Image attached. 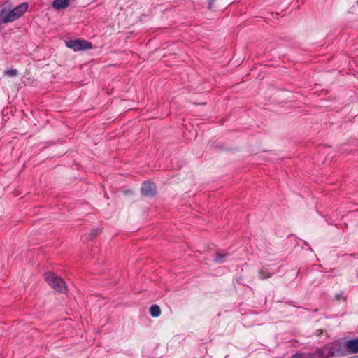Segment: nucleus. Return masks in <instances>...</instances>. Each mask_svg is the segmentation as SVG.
Wrapping results in <instances>:
<instances>
[{
  "label": "nucleus",
  "instance_id": "nucleus-1",
  "mask_svg": "<svg viewBox=\"0 0 358 358\" xmlns=\"http://www.w3.org/2000/svg\"><path fill=\"white\" fill-rule=\"evenodd\" d=\"M341 345L340 343H334L330 347H324L322 349H318L312 353H303L302 358H329L330 357L344 355Z\"/></svg>",
  "mask_w": 358,
  "mask_h": 358
},
{
  "label": "nucleus",
  "instance_id": "nucleus-2",
  "mask_svg": "<svg viewBox=\"0 0 358 358\" xmlns=\"http://www.w3.org/2000/svg\"><path fill=\"white\" fill-rule=\"evenodd\" d=\"M28 8L29 4L24 2L7 13H6V9L3 8L1 11V15L3 16L2 22L3 23H8L19 19L27 10Z\"/></svg>",
  "mask_w": 358,
  "mask_h": 358
},
{
  "label": "nucleus",
  "instance_id": "nucleus-3",
  "mask_svg": "<svg viewBox=\"0 0 358 358\" xmlns=\"http://www.w3.org/2000/svg\"><path fill=\"white\" fill-rule=\"evenodd\" d=\"M45 280L48 285L59 293H64L66 291L65 282L54 273L47 272L45 274Z\"/></svg>",
  "mask_w": 358,
  "mask_h": 358
},
{
  "label": "nucleus",
  "instance_id": "nucleus-4",
  "mask_svg": "<svg viewBox=\"0 0 358 358\" xmlns=\"http://www.w3.org/2000/svg\"><path fill=\"white\" fill-rule=\"evenodd\" d=\"M66 44L68 48L73 49L74 51L90 50L92 48V44L91 42L83 39L69 40L66 42Z\"/></svg>",
  "mask_w": 358,
  "mask_h": 358
},
{
  "label": "nucleus",
  "instance_id": "nucleus-5",
  "mask_svg": "<svg viewBox=\"0 0 358 358\" xmlns=\"http://www.w3.org/2000/svg\"><path fill=\"white\" fill-rule=\"evenodd\" d=\"M141 193L145 196H153L157 193L156 185L152 182H144L141 187Z\"/></svg>",
  "mask_w": 358,
  "mask_h": 358
},
{
  "label": "nucleus",
  "instance_id": "nucleus-6",
  "mask_svg": "<svg viewBox=\"0 0 358 358\" xmlns=\"http://www.w3.org/2000/svg\"><path fill=\"white\" fill-rule=\"evenodd\" d=\"M344 347L345 348L348 353H358V338L345 341L344 343Z\"/></svg>",
  "mask_w": 358,
  "mask_h": 358
},
{
  "label": "nucleus",
  "instance_id": "nucleus-7",
  "mask_svg": "<svg viewBox=\"0 0 358 358\" xmlns=\"http://www.w3.org/2000/svg\"><path fill=\"white\" fill-rule=\"evenodd\" d=\"M69 3V0H54L52 2V6L54 8L59 10L68 7Z\"/></svg>",
  "mask_w": 358,
  "mask_h": 358
},
{
  "label": "nucleus",
  "instance_id": "nucleus-8",
  "mask_svg": "<svg viewBox=\"0 0 358 358\" xmlns=\"http://www.w3.org/2000/svg\"><path fill=\"white\" fill-rule=\"evenodd\" d=\"M150 313L152 317H157L161 314V309L158 305H152L150 308Z\"/></svg>",
  "mask_w": 358,
  "mask_h": 358
},
{
  "label": "nucleus",
  "instance_id": "nucleus-9",
  "mask_svg": "<svg viewBox=\"0 0 358 358\" xmlns=\"http://www.w3.org/2000/svg\"><path fill=\"white\" fill-rule=\"evenodd\" d=\"M272 275H273L272 273L268 272V271H266L264 268H262L259 271V278L262 280L270 278H271Z\"/></svg>",
  "mask_w": 358,
  "mask_h": 358
},
{
  "label": "nucleus",
  "instance_id": "nucleus-10",
  "mask_svg": "<svg viewBox=\"0 0 358 358\" xmlns=\"http://www.w3.org/2000/svg\"><path fill=\"white\" fill-rule=\"evenodd\" d=\"M227 256V254L223 253H219L217 252L214 258V261L216 263H224V257Z\"/></svg>",
  "mask_w": 358,
  "mask_h": 358
},
{
  "label": "nucleus",
  "instance_id": "nucleus-11",
  "mask_svg": "<svg viewBox=\"0 0 358 358\" xmlns=\"http://www.w3.org/2000/svg\"><path fill=\"white\" fill-rule=\"evenodd\" d=\"M17 74H18V71L15 69H8L4 72V75L10 76V77L16 76Z\"/></svg>",
  "mask_w": 358,
  "mask_h": 358
},
{
  "label": "nucleus",
  "instance_id": "nucleus-12",
  "mask_svg": "<svg viewBox=\"0 0 358 358\" xmlns=\"http://www.w3.org/2000/svg\"><path fill=\"white\" fill-rule=\"evenodd\" d=\"M100 231L99 228L92 229L89 235L90 237L88 238V240L94 238L99 234Z\"/></svg>",
  "mask_w": 358,
  "mask_h": 358
},
{
  "label": "nucleus",
  "instance_id": "nucleus-13",
  "mask_svg": "<svg viewBox=\"0 0 358 358\" xmlns=\"http://www.w3.org/2000/svg\"><path fill=\"white\" fill-rule=\"evenodd\" d=\"M303 357V353H296L293 355H292L291 357H289V358H302Z\"/></svg>",
  "mask_w": 358,
  "mask_h": 358
},
{
  "label": "nucleus",
  "instance_id": "nucleus-14",
  "mask_svg": "<svg viewBox=\"0 0 358 358\" xmlns=\"http://www.w3.org/2000/svg\"><path fill=\"white\" fill-rule=\"evenodd\" d=\"M215 0H210L209 1V7L210 8L213 3V2L215 1Z\"/></svg>",
  "mask_w": 358,
  "mask_h": 358
},
{
  "label": "nucleus",
  "instance_id": "nucleus-15",
  "mask_svg": "<svg viewBox=\"0 0 358 358\" xmlns=\"http://www.w3.org/2000/svg\"><path fill=\"white\" fill-rule=\"evenodd\" d=\"M357 4H358V0H357Z\"/></svg>",
  "mask_w": 358,
  "mask_h": 358
}]
</instances>
